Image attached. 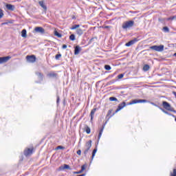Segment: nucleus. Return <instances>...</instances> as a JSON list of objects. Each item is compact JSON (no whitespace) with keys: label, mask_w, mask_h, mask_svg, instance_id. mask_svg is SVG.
Masks as SVG:
<instances>
[{"label":"nucleus","mask_w":176,"mask_h":176,"mask_svg":"<svg viewBox=\"0 0 176 176\" xmlns=\"http://www.w3.org/2000/svg\"><path fill=\"white\" fill-rule=\"evenodd\" d=\"M123 76H124V74H120L118 76V79H122Z\"/></svg>","instance_id":"e433bc0d"},{"label":"nucleus","mask_w":176,"mask_h":176,"mask_svg":"<svg viewBox=\"0 0 176 176\" xmlns=\"http://www.w3.org/2000/svg\"><path fill=\"white\" fill-rule=\"evenodd\" d=\"M6 8L8 10H11V12H13L16 9V7L12 4H6Z\"/></svg>","instance_id":"dca6fc26"},{"label":"nucleus","mask_w":176,"mask_h":176,"mask_svg":"<svg viewBox=\"0 0 176 176\" xmlns=\"http://www.w3.org/2000/svg\"><path fill=\"white\" fill-rule=\"evenodd\" d=\"M173 56H174L175 57H176V52L173 54Z\"/></svg>","instance_id":"09e8293b"},{"label":"nucleus","mask_w":176,"mask_h":176,"mask_svg":"<svg viewBox=\"0 0 176 176\" xmlns=\"http://www.w3.org/2000/svg\"><path fill=\"white\" fill-rule=\"evenodd\" d=\"M3 17V10L0 8V19H2Z\"/></svg>","instance_id":"c9c22d12"},{"label":"nucleus","mask_w":176,"mask_h":176,"mask_svg":"<svg viewBox=\"0 0 176 176\" xmlns=\"http://www.w3.org/2000/svg\"><path fill=\"white\" fill-rule=\"evenodd\" d=\"M36 76H38V79H39L40 80H43V74L39 72H35Z\"/></svg>","instance_id":"a211bd4d"},{"label":"nucleus","mask_w":176,"mask_h":176,"mask_svg":"<svg viewBox=\"0 0 176 176\" xmlns=\"http://www.w3.org/2000/svg\"><path fill=\"white\" fill-rule=\"evenodd\" d=\"M12 56H3V57H0V64H4V63H8V60L11 59Z\"/></svg>","instance_id":"9b49d317"},{"label":"nucleus","mask_w":176,"mask_h":176,"mask_svg":"<svg viewBox=\"0 0 176 176\" xmlns=\"http://www.w3.org/2000/svg\"><path fill=\"white\" fill-rule=\"evenodd\" d=\"M138 41V38H135L133 40H131L128 43L125 44V46L127 47H129V46H133V45H135V43H137V41Z\"/></svg>","instance_id":"9d476101"},{"label":"nucleus","mask_w":176,"mask_h":176,"mask_svg":"<svg viewBox=\"0 0 176 176\" xmlns=\"http://www.w3.org/2000/svg\"><path fill=\"white\" fill-rule=\"evenodd\" d=\"M58 149H65V147L63 146H58L56 148V151H58Z\"/></svg>","instance_id":"72a5a7b5"},{"label":"nucleus","mask_w":176,"mask_h":176,"mask_svg":"<svg viewBox=\"0 0 176 176\" xmlns=\"http://www.w3.org/2000/svg\"><path fill=\"white\" fill-rule=\"evenodd\" d=\"M152 105H155L156 107V104L154 102H151Z\"/></svg>","instance_id":"de8ad7c7"},{"label":"nucleus","mask_w":176,"mask_h":176,"mask_svg":"<svg viewBox=\"0 0 176 176\" xmlns=\"http://www.w3.org/2000/svg\"><path fill=\"white\" fill-rule=\"evenodd\" d=\"M162 107L166 111H170V112H174V113H176V111L174 109V108L172 107L171 104H170V103H168L167 101L162 102Z\"/></svg>","instance_id":"f03ea898"},{"label":"nucleus","mask_w":176,"mask_h":176,"mask_svg":"<svg viewBox=\"0 0 176 176\" xmlns=\"http://www.w3.org/2000/svg\"><path fill=\"white\" fill-rule=\"evenodd\" d=\"M21 36H22V38H27V30H25V29L22 30Z\"/></svg>","instance_id":"412c9836"},{"label":"nucleus","mask_w":176,"mask_h":176,"mask_svg":"<svg viewBox=\"0 0 176 176\" xmlns=\"http://www.w3.org/2000/svg\"><path fill=\"white\" fill-rule=\"evenodd\" d=\"M60 103V96L58 95H56V104L58 105Z\"/></svg>","instance_id":"f704fd0d"},{"label":"nucleus","mask_w":176,"mask_h":176,"mask_svg":"<svg viewBox=\"0 0 176 176\" xmlns=\"http://www.w3.org/2000/svg\"><path fill=\"white\" fill-rule=\"evenodd\" d=\"M149 68H151L149 65H144V67H143V71L146 72L147 71H149Z\"/></svg>","instance_id":"b1692460"},{"label":"nucleus","mask_w":176,"mask_h":176,"mask_svg":"<svg viewBox=\"0 0 176 176\" xmlns=\"http://www.w3.org/2000/svg\"><path fill=\"white\" fill-rule=\"evenodd\" d=\"M61 54H58L55 56V58L56 60H60V58H61Z\"/></svg>","instance_id":"2f4dec72"},{"label":"nucleus","mask_w":176,"mask_h":176,"mask_svg":"<svg viewBox=\"0 0 176 176\" xmlns=\"http://www.w3.org/2000/svg\"><path fill=\"white\" fill-rule=\"evenodd\" d=\"M158 21H160V23H164V19L159 18Z\"/></svg>","instance_id":"ea45409f"},{"label":"nucleus","mask_w":176,"mask_h":176,"mask_svg":"<svg viewBox=\"0 0 176 176\" xmlns=\"http://www.w3.org/2000/svg\"><path fill=\"white\" fill-rule=\"evenodd\" d=\"M54 35L55 36H58V38H61V36H63L61 34H60L56 30L54 31Z\"/></svg>","instance_id":"393cba45"},{"label":"nucleus","mask_w":176,"mask_h":176,"mask_svg":"<svg viewBox=\"0 0 176 176\" xmlns=\"http://www.w3.org/2000/svg\"><path fill=\"white\" fill-rule=\"evenodd\" d=\"M163 31L164 32H170V29L168 28V27L165 26L163 28Z\"/></svg>","instance_id":"cd10ccee"},{"label":"nucleus","mask_w":176,"mask_h":176,"mask_svg":"<svg viewBox=\"0 0 176 176\" xmlns=\"http://www.w3.org/2000/svg\"><path fill=\"white\" fill-rule=\"evenodd\" d=\"M96 153H97V146H96V148L92 151L91 160L94 159V156H96Z\"/></svg>","instance_id":"5701e85b"},{"label":"nucleus","mask_w":176,"mask_h":176,"mask_svg":"<svg viewBox=\"0 0 176 176\" xmlns=\"http://www.w3.org/2000/svg\"><path fill=\"white\" fill-rule=\"evenodd\" d=\"M34 32H37L38 34H41V35L45 34V29L42 27H36L34 28Z\"/></svg>","instance_id":"1a4fd4ad"},{"label":"nucleus","mask_w":176,"mask_h":176,"mask_svg":"<svg viewBox=\"0 0 176 176\" xmlns=\"http://www.w3.org/2000/svg\"><path fill=\"white\" fill-rule=\"evenodd\" d=\"M104 129H105V125H102L101 129L99 131V134H98V144L100 142V138H101V135H102Z\"/></svg>","instance_id":"ddd939ff"},{"label":"nucleus","mask_w":176,"mask_h":176,"mask_svg":"<svg viewBox=\"0 0 176 176\" xmlns=\"http://www.w3.org/2000/svg\"><path fill=\"white\" fill-rule=\"evenodd\" d=\"M93 142L91 140H89L85 144V149L83 151V155L85 157H87V153H89V151H90V148H91V143Z\"/></svg>","instance_id":"7ed1b4c3"},{"label":"nucleus","mask_w":176,"mask_h":176,"mask_svg":"<svg viewBox=\"0 0 176 176\" xmlns=\"http://www.w3.org/2000/svg\"><path fill=\"white\" fill-rule=\"evenodd\" d=\"M77 155H78V156H80V155H82V151L81 150H78L77 151Z\"/></svg>","instance_id":"a19ab883"},{"label":"nucleus","mask_w":176,"mask_h":176,"mask_svg":"<svg viewBox=\"0 0 176 176\" xmlns=\"http://www.w3.org/2000/svg\"><path fill=\"white\" fill-rule=\"evenodd\" d=\"M111 113H112V110H109L107 116H109L111 115Z\"/></svg>","instance_id":"37998d69"},{"label":"nucleus","mask_w":176,"mask_h":176,"mask_svg":"<svg viewBox=\"0 0 176 176\" xmlns=\"http://www.w3.org/2000/svg\"><path fill=\"white\" fill-rule=\"evenodd\" d=\"M85 170H86V165H82V166H81V170H80V171H82V173H83V171H85Z\"/></svg>","instance_id":"4c0bfd02"},{"label":"nucleus","mask_w":176,"mask_h":176,"mask_svg":"<svg viewBox=\"0 0 176 176\" xmlns=\"http://www.w3.org/2000/svg\"><path fill=\"white\" fill-rule=\"evenodd\" d=\"M160 109H161L164 113H166V115H170V113H168V111H166L164 109L160 107Z\"/></svg>","instance_id":"7c9ffc66"},{"label":"nucleus","mask_w":176,"mask_h":176,"mask_svg":"<svg viewBox=\"0 0 176 176\" xmlns=\"http://www.w3.org/2000/svg\"><path fill=\"white\" fill-rule=\"evenodd\" d=\"M70 167L69 165L64 164V166H60L59 167V170H69Z\"/></svg>","instance_id":"6ab92c4d"},{"label":"nucleus","mask_w":176,"mask_h":176,"mask_svg":"<svg viewBox=\"0 0 176 176\" xmlns=\"http://www.w3.org/2000/svg\"><path fill=\"white\" fill-rule=\"evenodd\" d=\"M124 107H126L125 102H122V103L119 104L117 109L116 110V113H118V112H119V111L123 109L124 108Z\"/></svg>","instance_id":"f8f14e48"},{"label":"nucleus","mask_w":176,"mask_h":176,"mask_svg":"<svg viewBox=\"0 0 176 176\" xmlns=\"http://www.w3.org/2000/svg\"><path fill=\"white\" fill-rule=\"evenodd\" d=\"M85 129L87 134H90V133H91V129H90V127H89V126L85 125Z\"/></svg>","instance_id":"4be33fe9"},{"label":"nucleus","mask_w":176,"mask_h":176,"mask_svg":"<svg viewBox=\"0 0 176 176\" xmlns=\"http://www.w3.org/2000/svg\"><path fill=\"white\" fill-rule=\"evenodd\" d=\"M69 39H70V41H75V39H76L75 34H71L69 36Z\"/></svg>","instance_id":"c85d7f7f"},{"label":"nucleus","mask_w":176,"mask_h":176,"mask_svg":"<svg viewBox=\"0 0 176 176\" xmlns=\"http://www.w3.org/2000/svg\"><path fill=\"white\" fill-rule=\"evenodd\" d=\"M141 102H148V100L145 99H140V100L135 99L131 101L129 103H128L127 105H133V104H138Z\"/></svg>","instance_id":"39448f33"},{"label":"nucleus","mask_w":176,"mask_h":176,"mask_svg":"<svg viewBox=\"0 0 176 176\" xmlns=\"http://www.w3.org/2000/svg\"><path fill=\"white\" fill-rule=\"evenodd\" d=\"M80 50H82V48H80V47L79 45H76L74 47V55L78 56V54H79V53H80Z\"/></svg>","instance_id":"4468645a"},{"label":"nucleus","mask_w":176,"mask_h":176,"mask_svg":"<svg viewBox=\"0 0 176 176\" xmlns=\"http://www.w3.org/2000/svg\"><path fill=\"white\" fill-rule=\"evenodd\" d=\"M47 78L50 79H58V74L54 72H51L47 74Z\"/></svg>","instance_id":"0eeeda50"},{"label":"nucleus","mask_w":176,"mask_h":176,"mask_svg":"<svg viewBox=\"0 0 176 176\" xmlns=\"http://www.w3.org/2000/svg\"><path fill=\"white\" fill-rule=\"evenodd\" d=\"M80 27V25H74L72 28H70V30H76L77 28H79Z\"/></svg>","instance_id":"bb28decb"},{"label":"nucleus","mask_w":176,"mask_h":176,"mask_svg":"<svg viewBox=\"0 0 176 176\" xmlns=\"http://www.w3.org/2000/svg\"><path fill=\"white\" fill-rule=\"evenodd\" d=\"M62 49H67V45L64 44V45L62 46Z\"/></svg>","instance_id":"c03bdc74"},{"label":"nucleus","mask_w":176,"mask_h":176,"mask_svg":"<svg viewBox=\"0 0 176 176\" xmlns=\"http://www.w3.org/2000/svg\"><path fill=\"white\" fill-rule=\"evenodd\" d=\"M96 111H97V108H94L90 113L91 116V122H93V119L94 118V113H96Z\"/></svg>","instance_id":"f3484780"},{"label":"nucleus","mask_w":176,"mask_h":176,"mask_svg":"<svg viewBox=\"0 0 176 176\" xmlns=\"http://www.w3.org/2000/svg\"><path fill=\"white\" fill-rule=\"evenodd\" d=\"M170 176H176V169H173V172L170 173Z\"/></svg>","instance_id":"58836bf2"},{"label":"nucleus","mask_w":176,"mask_h":176,"mask_svg":"<svg viewBox=\"0 0 176 176\" xmlns=\"http://www.w3.org/2000/svg\"><path fill=\"white\" fill-rule=\"evenodd\" d=\"M43 1L45 0L38 1V5L43 8L44 13H46V12H47V6L45 4V1Z\"/></svg>","instance_id":"6e6552de"},{"label":"nucleus","mask_w":176,"mask_h":176,"mask_svg":"<svg viewBox=\"0 0 176 176\" xmlns=\"http://www.w3.org/2000/svg\"><path fill=\"white\" fill-rule=\"evenodd\" d=\"M170 20L173 21V20H176V15L173 16H170V17H168L167 19V21H170Z\"/></svg>","instance_id":"c756f323"},{"label":"nucleus","mask_w":176,"mask_h":176,"mask_svg":"<svg viewBox=\"0 0 176 176\" xmlns=\"http://www.w3.org/2000/svg\"><path fill=\"white\" fill-rule=\"evenodd\" d=\"M82 170H79V171H76V172H74V174H82Z\"/></svg>","instance_id":"79ce46f5"},{"label":"nucleus","mask_w":176,"mask_h":176,"mask_svg":"<svg viewBox=\"0 0 176 176\" xmlns=\"http://www.w3.org/2000/svg\"><path fill=\"white\" fill-rule=\"evenodd\" d=\"M32 151H34V148H28L24 151V155L25 156H30V155H32Z\"/></svg>","instance_id":"2eb2a0df"},{"label":"nucleus","mask_w":176,"mask_h":176,"mask_svg":"<svg viewBox=\"0 0 176 176\" xmlns=\"http://www.w3.org/2000/svg\"><path fill=\"white\" fill-rule=\"evenodd\" d=\"M26 60L28 63H35L36 61V56L35 55H28Z\"/></svg>","instance_id":"423d86ee"},{"label":"nucleus","mask_w":176,"mask_h":176,"mask_svg":"<svg viewBox=\"0 0 176 176\" xmlns=\"http://www.w3.org/2000/svg\"><path fill=\"white\" fill-rule=\"evenodd\" d=\"M76 34L78 36H82V35H83V30L80 28H78L76 30Z\"/></svg>","instance_id":"aec40b11"},{"label":"nucleus","mask_w":176,"mask_h":176,"mask_svg":"<svg viewBox=\"0 0 176 176\" xmlns=\"http://www.w3.org/2000/svg\"><path fill=\"white\" fill-rule=\"evenodd\" d=\"M115 82H116V80H112L110 81V83H115Z\"/></svg>","instance_id":"49530a36"},{"label":"nucleus","mask_w":176,"mask_h":176,"mask_svg":"<svg viewBox=\"0 0 176 176\" xmlns=\"http://www.w3.org/2000/svg\"><path fill=\"white\" fill-rule=\"evenodd\" d=\"M134 27V21H127L122 23V28L123 30H130Z\"/></svg>","instance_id":"f257e3e1"},{"label":"nucleus","mask_w":176,"mask_h":176,"mask_svg":"<svg viewBox=\"0 0 176 176\" xmlns=\"http://www.w3.org/2000/svg\"><path fill=\"white\" fill-rule=\"evenodd\" d=\"M109 101H118V98L113 96L109 98Z\"/></svg>","instance_id":"473e14b6"},{"label":"nucleus","mask_w":176,"mask_h":176,"mask_svg":"<svg viewBox=\"0 0 176 176\" xmlns=\"http://www.w3.org/2000/svg\"><path fill=\"white\" fill-rule=\"evenodd\" d=\"M111 65H104V69H106V71H111Z\"/></svg>","instance_id":"a878e982"},{"label":"nucleus","mask_w":176,"mask_h":176,"mask_svg":"<svg viewBox=\"0 0 176 176\" xmlns=\"http://www.w3.org/2000/svg\"><path fill=\"white\" fill-rule=\"evenodd\" d=\"M151 50H155V52H163L164 50V45H153L150 47Z\"/></svg>","instance_id":"20e7f679"},{"label":"nucleus","mask_w":176,"mask_h":176,"mask_svg":"<svg viewBox=\"0 0 176 176\" xmlns=\"http://www.w3.org/2000/svg\"><path fill=\"white\" fill-rule=\"evenodd\" d=\"M94 41V38H92L89 40V43H91Z\"/></svg>","instance_id":"a18cd8bd"}]
</instances>
